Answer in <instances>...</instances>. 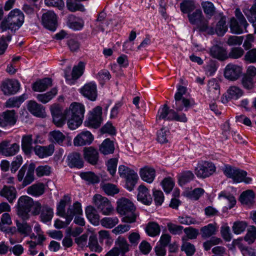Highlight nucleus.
<instances>
[{"label": "nucleus", "instance_id": "obj_4", "mask_svg": "<svg viewBox=\"0 0 256 256\" xmlns=\"http://www.w3.org/2000/svg\"><path fill=\"white\" fill-rule=\"evenodd\" d=\"M189 22L200 32H206L208 34H214V27L209 25L208 18L204 17L200 9H196L188 15Z\"/></svg>", "mask_w": 256, "mask_h": 256}, {"label": "nucleus", "instance_id": "obj_13", "mask_svg": "<svg viewBox=\"0 0 256 256\" xmlns=\"http://www.w3.org/2000/svg\"><path fill=\"white\" fill-rule=\"evenodd\" d=\"M50 112L54 124L58 127L62 126L67 118L66 110L63 112L60 106L54 104L52 106Z\"/></svg>", "mask_w": 256, "mask_h": 256}, {"label": "nucleus", "instance_id": "obj_38", "mask_svg": "<svg viewBox=\"0 0 256 256\" xmlns=\"http://www.w3.org/2000/svg\"><path fill=\"white\" fill-rule=\"evenodd\" d=\"M218 198L224 204H228V208H232L236 204V200L234 197L230 193L222 192L218 195Z\"/></svg>", "mask_w": 256, "mask_h": 256}, {"label": "nucleus", "instance_id": "obj_36", "mask_svg": "<svg viewBox=\"0 0 256 256\" xmlns=\"http://www.w3.org/2000/svg\"><path fill=\"white\" fill-rule=\"evenodd\" d=\"M40 220L46 223L50 222L54 216L53 210L47 204H44L40 214Z\"/></svg>", "mask_w": 256, "mask_h": 256}, {"label": "nucleus", "instance_id": "obj_23", "mask_svg": "<svg viewBox=\"0 0 256 256\" xmlns=\"http://www.w3.org/2000/svg\"><path fill=\"white\" fill-rule=\"evenodd\" d=\"M54 146L53 144L46 146H36L34 150L35 154L40 158H44L52 156L54 152Z\"/></svg>", "mask_w": 256, "mask_h": 256}, {"label": "nucleus", "instance_id": "obj_19", "mask_svg": "<svg viewBox=\"0 0 256 256\" xmlns=\"http://www.w3.org/2000/svg\"><path fill=\"white\" fill-rule=\"evenodd\" d=\"M84 157L86 161L92 165L98 164L99 154L98 150L92 146L86 147L84 148Z\"/></svg>", "mask_w": 256, "mask_h": 256}, {"label": "nucleus", "instance_id": "obj_16", "mask_svg": "<svg viewBox=\"0 0 256 256\" xmlns=\"http://www.w3.org/2000/svg\"><path fill=\"white\" fill-rule=\"evenodd\" d=\"M20 84L18 80H7L2 84L1 89L5 95L15 94L20 89Z\"/></svg>", "mask_w": 256, "mask_h": 256}, {"label": "nucleus", "instance_id": "obj_24", "mask_svg": "<svg viewBox=\"0 0 256 256\" xmlns=\"http://www.w3.org/2000/svg\"><path fill=\"white\" fill-rule=\"evenodd\" d=\"M66 24L70 28L74 30H80L84 26V21L80 17L70 14L67 18Z\"/></svg>", "mask_w": 256, "mask_h": 256}, {"label": "nucleus", "instance_id": "obj_14", "mask_svg": "<svg viewBox=\"0 0 256 256\" xmlns=\"http://www.w3.org/2000/svg\"><path fill=\"white\" fill-rule=\"evenodd\" d=\"M102 108L100 106L95 108L90 114L88 120L85 122L86 126L95 128H98L102 122Z\"/></svg>", "mask_w": 256, "mask_h": 256}, {"label": "nucleus", "instance_id": "obj_53", "mask_svg": "<svg viewBox=\"0 0 256 256\" xmlns=\"http://www.w3.org/2000/svg\"><path fill=\"white\" fill-rule=\"evenodd\" d=\"M80 176L82 179L90 184H96L100 182V178L94 172H82Z\"/></svg>", "mask_w": 256, "mask_h": 256}, {"label": "nucleus", "instance_id": "obj_47", "mask_svg": "<svg viewBox=\"0 0 256 256\" xmlns=\"http://www.w3.org/2000/svg\"><path fill=\"white\" fill-rule=\"evenodd\" d=\"M254 192L251 190L244 192L240 195V200L246 205H250L254 203Z\"/></svg>", "mask_w": 256, "mask_h": 256}, {"label": "nucleus", "instance_id": "obj_45", "mask_svg": "<svg viewBox=\"0 0 256 256\" xmlns=\"http://www.w3.org/2000/svg\"><path fill=\"white\" fill-rule=\"evenodd\" d=\"M247 172L246 171L238 169L235 174L232 180L234 182L238 183L244 182L246 184L251 182L252 179L250 177H246Z\"/></svg>", "mask_w": 256, "mask_h": 256}, {"label": "nucleus", "instance_id": "obj_54", "mask_svg": "<svg viewBox=\"0 0 256 256\" xmlns=\"http://www.w3.org/2000/svg\"><path fill=\"white\" fill-rule=\"evenodd\" d=\"M16 226L18 232L24 236H28L32 231V226L27 222L16 221Z\"/></svg>", "mask_w": 256, "mask_h": 256}, {"label": "nucleus", "instance_id": "obj_40", "mask_svg": "<svg viewBox=\"0 0 256 256\" xmlns=\"http://www.w3.org/2000/svg\"><path fill=\"white\" fill-rule=\"evenodd\" d=\"M28 98L27 95L24 94L19 96L10 98L5 103L6 108L19 107L20 104Z\"/></svg>", "mask_w": 256, "mask_h": 256}, {"label": "nucleus", "instance_id": "obj_64", "mask_svg": "<svg viewBox=\"0 0 256 256\" xmlns=\"http://www.w3.org/2000/svg\"><path fill=\"white\" fill-rule=\"evenodd\" d=\"M103 190L108 195H114L118 192V189L116 186L112 184H105L102 185Z\"/></svg>", "mask_w": 256, "mask_h": 256}, {"label": "nucleus", "instance_id": "obj_27", "mask_svg": "<svg viewBox=\"0 0 256 256\" xmlns=\"http://www.w3.org/2000/svg\"><path fill=\"white\" fill-rule=\"evenodd\" d=\"M16 188L12 186H4L0 190V196L5 198L10 203L13 202L16 198Z\"/></svg>", "mask_w": 256, "mask_h": 256}, {"label": "nucleus", "instance_id": "obj_3", "mask_svg": "<svg viewBox=\"0 0 256 256\" xmlns=\"http://www.w3.org/2000/svg\"><path fill=\"white\" fill-rule=\"evenodd\" d=\"M117 204L118 212L120 215L124 216L122 218V222L126 223L136 222L138 214L136 212V208L134 204L130 200L125 198L119 200Z\"/></svg>", "mask_w": 256, "mask_h": 256}, {"label": "nucleus", "instance_id": "obj_26", "mask_svg": "<svg viewBox=\"0 0 256 256\" xmlns=\"http://www.w3.org/2000/svg\"><path fill=\"white\" fill-rule=\"evenodd\" d=\"M210 56L214 58L220 60H224L228 58L226 50L220 46H213L210 50Z\"/></svg>", "mask_w": 256, "mask_h": 256}, {"label": "nucleus", "instance_id": "obj_20", "mask_svg": "<svg viewBox=\"0 0 256 256\" xmlns=\"http://www.w3.org/2000/svg\"><path fill=\"white\" fill-rule=\"evenodd\" d=\"M94 140V137L88 131H84L78 134L74 140L75 146H82L90 144Z\"/></svg>", "mask_w": 256, "mask_h": 256}, {"label": "nucleus", "instance_id": "obj_32", "mask_svg": "<svg viewBox=\"0 0 256 256\" xmlns=\"http://www.w3.org/2000/svg\"><path fill=\"white\" fill-rule=\"evenodd\" d=\"M34 143L32 135L30 134L24 135L22 138V148L26 154H30L32 150V144Z\"/></svg>", "mask_w": 256, "mask_h": 256}, {"label": "nucleus", "instance_id": "obj_28", "mask_svg": "<svg viewBox=\"0 0 256 256\" xmlns=\"http://www.w3.org/2000/svg\"><path fill=\"white\" fill-rule=\"evenodd\" d=\"M28 109L32 114L36 116L43 117L45 115V110L43 106L38 104L35 101L29 102Z\"/></svg>", "mask_w": 256, "mask_h": 256}, {"label": "nucleus", "instance_id": "obj_7", "mask_svg": "<svg viewBox=\"0 0 256 256\" xmlns=\"http://www.w3.org/2000/svg\"><path fill=\"white\" fill-rule=\"evenodd\" d=\"M82 209L80 203L76 202L72 205L70 206L67 210V216H62L66 218V221L63 222L58 219L56 220L54 226L56 228H62L66 227L72 220L75 214H80Z\"/></svg>", "mask_w": 256, "mask_h": 256}, {"label": "nucleus", "instance_id": "obj_30", "mask_svg": "<svg viewBox=\"0 0 256 256\" xmlns=\"http://www.w3.org/2000/svg\"><path fill=\"white\" fill-rule=\"evenodd\" d=\"M138 200L145 204H150L152 202V198L150 194L148 189L144 185H140L138 188Z\"/></svg>", "mask_w": 256, "mask_h": 256}, {"label": "nucleus", "instance_id": "obj_2", "mask_svg": "<svg viewBox=\"0 0 256 256\" xmlns=\"http://www.w3.org/2000/svg\"><path fill=\"white\" fill-rule=\"evenodd\" d=\"M24 20V16L22 12L18 8L14 9L2 21L0 29L2 32L8 30L15 32L22 25Z\"/></svg>", "mask_w": 256, "mask_h": 256}, {"label": "nucleus", "instance_id": "obj_10", "mask_svg": "<svg viewBox=\"0 0 256 256\" xmlns=\"http://www.w3.org/2000/svg\"><path fill=\"white\" fill-rule=\"evenodd\" d=\"M92 202L96 208L104 215H110L114 210L108 198L100 194H95L93 196Z\"/></svg>", "mask_w": 256, "mask_h": 256}, {"label": "nucleus", "instance_id": "obj_46", "mask_svg": "<svg viewBox=\"0 0 256 256\" xmlns=\"http://www.w3.org/2000/svg\"><path fill=\"white\" fill-rule=\"evenodd\" d=\"M70 198L68 196H64L58 204L56 208V214L60 216H66L67 212H65V208L67 204L70 202Z\"/></svg>", "mask_w": 256, "mask_h": 256}, {"label": "nucleus", "instance_id": "obj_15", "mask_svg": "<svg viewBox=\"0 0 256 256\" xmlns=\"http://www.w3.org/2000/svg\"><path fill=\"white\" fill-rule=\"evenodd\" d=\"M242 73V68L238 65L230 64L224 70V75L226 78L230 80H238Z\"/></svg>", "mask_w": 256, "mask_h": 256}, {"label": "nucleus", "instance_id": "obj_62", "mask_svg": "<svg viewBox=\"0 0 256 256\" xmlns=\"http://www.w3.org/2000/svg\"><path fill=\"white\" fill-rule=\"evenodd\" d=\"M247 227V224L244 222H236L233 224L232 227L233 232L236 234L244 232Z\"/></svg>", "mask_w": 256, "mask_h": 256}, {"label": "nucleus", "instance_id": "obj_17", "mask_svg": "<svg viewBox=\"0 0 256 256\" xmlns=\"http://www.w3.org/2000/svg\"><path fill=\"white\" fill-rule=\"evenodd\" d=\"M56 16L53 11L48 10L42 16L43 25L50 30H56Z\"/></svg>", "mask_w": 256, "mask_h": 256}, {"label": "nucleus", "instance_id": "obj_25", "mask_svg": "<svg viewBox=\"0 0 256 256\" xmlns=\"http://www.w3.org/2000/svg\"><path fill=\"white\" fill-rule=\"evenodd\" d=\"M3 127L14 126L17 121V116L14 110H6L2 112Z\"/></svg>", "mask_w": 256, "mask_h": 256}, {"label": "nucleus", "instance_id": "obj_31", "mask_svg": "<svg viewBox=\"0 0 256 256\" xmlns=\"http://www.w3.org/2000/svg\"><path fill=\"white\" fill-rule=\"evenodd\" d=\"M140 174L143 180L150 184L154 180L156 176V171L152 168L145 166L140 169Z\"/></svg>", "mask_w": 256, "mask_h": 256}, {"label": "nucleus", "instance_id": "obj_55", "mask_svg": "<svg viewBox=\"0 0 256 256\" xmlns=\"http://www.w3.org/2000/svg\"><path fill=\"white\" fill-rule=\"evenodd\" d=\"M66 7L71 12H75L76 11H85L84 6L82 4L78 3L76 1L74 0H67Z\"/></svg>", "mask_w": 256, "mask_h": 256}, {"label": "nucleus", "instance_id": "obj_12", "mask_svg": "<svg viewBox=\"0 0 256 256\" xmlns=\"http://www.w3.org/2000/svg\"><path fill=\"white\" fill-rule=\"evenodd\" d=\"M214 164L208 162H204L199 164L195 169L196 176L200 178H206L212 175L216 172Z\"/></svg>", "mask_w": 256, "mask_h": 256}, {"label": "nucleus", "instance_id": "obj_21", "mask_svg": "<svg viewBox=\"0 0 256 256\" xmlns=\"http://www.w3.org/2000/svg\"><path fill=\"white\" fill-rule=\"evenodd\" d=\"M81 94L88 99L94 101L97 97L96 86L94 82L86 84L80 89Z\"/></svg>", "mask_w": 256, "mask_h": 256}, {"label": "nucleus", "instance_id": "obj_5", "mask_svg": "<svg viewBox=\"0 0 256 256\" xmlns=\"http://www.w3.org/2000/svg\"><path fill=\"white\" fill-rule=\"evenodd\" d=\"M186 92V87L182 86H178V92L174 96V103L172 106L177 112H180L184 110L187 111L196 104L192 98H186L183 96Z\"/></svg>", "mask_w": 256, "mask_h": 256}, {"label": "nucleus", "instance_id": "obj_56", "mask_svg": "<svg viewBox=\"0 0 256 256\" xmlns=\"http://www.w3.org/2000/svg\"><path fill=\"white\" fill-rule=\"evenodd\" d=\"M228 98L232 99H238L243 95L244 92L240 88L232 86L227 90Z\"/></svg>", "mask_w": 256, "mask_h": 256}, {"label": "nucleus", "instance_id": "obj_44", "mask_svg": "<svg viewBox=\"0 0 256 256\" xmlns=\"http://www.w3.org/2000/svg\"><path fill=\"white\" fill-rule=\"evenodd\" d=\"M182 252H184L187 256H192L196 252L194 246L188 242L184 236L182 238V244L180 247Z\"/></svg>", "mask_w": 256, "mask_h": 256}, {"label": "nucleus", "instance_id": "obj_1", "mask_svg": "<svg viewBox=\"0 0 256 256\" xmlns=\"http://www.w3.org/2000/svg\"><path fill=\"white\" fill-rule=\"evenodd\" d=\"M85 112L84 106L79 102H72L68 108L66 110L68 125L71 130H75L80 126L83 121Z\"/></svg>", "mask_w": 256, "mask_h": 256}, {"label": "nucleus", "instance_id": "obj_59", "mask_svg": "<svg viewBox=\"0 0 256 256\" xmlns=\"http://www.w3.org/2000/svg\"><path fill=\"white\" fill-rule=\"evenodd\" d=\"M88 246L92 251L100 252L102 248L98 244L97 238L95 235H92L89 238Z\"/></svg>", "mask_w": 256, "mask_h": 256}, {"label": "nucleus", "instance_id": "obj_57", "mask_svg": "<svg viewBox=\"0 0 256 256\" xmlns=\"http://www.w3.org/2000/svg\"><path fill=\"white\" fill-rule=\"evenodd\" d=\"M118 222V219L117 217H106L100 220L101 224L108 228H111L114 227Z\"/></svg>", "mask_w": 256, "mask_h": 256}, {"label": "nucleus", "instance_id": "obj_35", "mask_svg": "<svg viewBox=\"0 0 256 256\" xmlns=\"http://www.w3.org/2000/svg\"><path fill=\"white\" fill-rule=\"evenodd\" d=\"M220 19L216 24V28H214V34L216 32L218 36H223L228 30V26L226 24V17L222 13H220Z\"/></svg>", "mask_w": 256, "mask_h": 256}, {"label": "nucleus", "instance_id": "obj_49", "mask_svg": "<svg viewBox=\"0 0 256 256\" xmlns=\"http://www.w3.org/2000/svg\"><path fill=\"white\" fill-rule=\"evenodd\" d=\"M57 92L58 90L54 88L46 93L38 94L36 98L39 102L43 104H46L51 100L57 94Z\"/></svg>", "mask_w": 256, "mask_h": 256}, {"label": "nucleus", "instance_id": "obj_58", "mask_svg": "<svg viewBox=\"0 0 256 256\" xmlns=\"http://www.w3.org/2000/svg\"><path fill=\"white\" fill-rule=\"evenodd\" d=\"M84 64L80 62L77 66H75L72 70V78L73 79H78L83 74L84 68Z\"/></svg>", "mask_w": 256, "mask_h": 256}, {"label": "nucleus", "instance_id": "obj_33", "mask_svg": "<svg viewBox=\"0 0 256 256\" xmlns=\"http://www.w3.org/2000/svg\"><path fill=\"white\" fill-rule=\"evenodd\" d=\"M45 191L44 184L42 182H38L32 184L27 188V193L33 196H42Z\"/></svg>", "mask_w": 256, "mask_h": 256}, {"label": "nucleus", "instance_id": "obj_51", "mask_svg": "<svg viewBox=\"0 0 256 256\" xmlns=\"http://www.w3.org/2000/svg\"><path fill=\"white\" fill-rule=\"evenodd\" d=\"M180 10L183 13L189 14L196 8L194 2L192 0H184L180 4Z\"/></svg>", "mask_w": 256, "mask_h": 256}, {"label": "nucleus", "instance_id": "obj_6", "mask_svg": "<svg viewBox=\"0 0 256 256\" xmlns=\"http://www.w3.org/2000/svg\"><path fill=\"white\" fill-rule=\"evenodd\" d=\"M174 108L170 109L166 104H164L162 108H160L158 114L156 116V120L157 122L159 120H176L178 122H187V118L184 114H178Z\"/></svg>", "mask_w": 256, "mask_h": 256}, {"label": "nucleus", "instance_id": "obj_48", "mask_svg": "<svg viewBox=\"0 0 256 256\" xmlns=\"http://www.w3.org/2000/svg\"><path fill=\"white\" fill-rule=\"evenodd\" d=\"M194 175L192 172L190 170L184 171L178 175L179 184L182 186L194 180Z\"/></svg>", "mask_w": 256, "mask_h": 256}, {"label": "nucleus", "instance_id": "obj_43", "mask_svg": "<svg viewBox=\"0 0 256 256\" xmlns=\"http://www.w3.org/2000/svg\"><path fill=\"white\" fill-rule=\"evenodd\" d=\"M201 6L208 20L214 16L216 8L212 2L208 1L202 2Z\"/></svg>", "mask_w": 256, "mask_h": 256}, {"label": "nucleus", "instance_id": "obj_61", "mask_svg": "<svg viewBox=\"0 0 256 256\" xmlns=\"http://www.w3.org/2000/svg\"><path fill=\"white\" fill-rule=\"evenodd\" d=\"M244 50L240 47H234L231 48L228 58L238 59L241 58L244 54Z\"/></svg>", "mask_w": 256, "mask_h": 256}, {"label": "nucleus", "instance_id": "obj_29", "mask_svg": "<svg viewBox=\"0 0 256 256\" xmlns=\"http://www.w3.org/2000/svg\"><path fill=\"white\" fill-rule=\"evenodd\" d=\"M52 86V80L50 78H44L36 81L32 84V89L35 92H44Z\"/></svg>", "mask_w": 256, "mask_h": 256}, {"label": "nucleus", "instance_id": "obj_37", "mask_svg": "<svg viewBox=\"0 0 256 256\" xmlns=\"http://www.w3.org/2000/svg\"><path fill=\"white\" fill-rule=\"evenodd\" d=\"M69 166L70 167H76L80 168L84 166V162L80 154L74 152L68 156Z\"/></svg>", "mask_w": 256, "mask_h": 256}, {"label": "nucleus", "instance_id": "obj_9", "mask_svg": "<svg viewBox=\"0 0 256 256\" xmlns=\"http://www.w3.org/2000/svg\"><path fill=\"white\" fill-rule=\"evenodd\" d=\"M118 174L121 178L126 179V188L131 191L134 188L138 179L136 172L127 166L121 165L118 167Z\"/></svg>", "mask_w": 256, "mask_h": 256}, {"label": "nucleus", "instance_id": "obj_22", "mask_svg": "<svg viewBox=\"0 0 256 256\" xmlns=\"http://www.w3.org/2000/svg\"><path fill=\"white\" fill-rule=\"evenodd\" d=\"M208 92L209 97L213 100H218L220 96V86L216 79L210 80L208 84Z\"/></svg>", "mask_w": 256, "mask_h": 256}, {"label": "nucleus", "instance_id": "obj_41", "mask_svg": "<svg viewBox=\"0 0 256 256\" xmlns=\"http://www.w3.org/2000/svg\"><path fill=\"white\" fill-rule=\"evenodd\" d=\"M145 231L148 236L154 237L159 235L160 232V228L156 222H150L146 224Z\"/></svg>", "mask_w": 256, "mask_h": 256}, {"label": "nucleus", "instance_id": "obj_8", "mask_svg": "<svg viewBox=\"0 0 256 256\" xmlns=\"http://www.w3.org/2000/svg\"><path fill=\"white\" fill-rule=\"evenodd\" d=\"M33 199L30 196H20L18 202V214L24 220H26L30 218V214Z\"/></svg>", "mask_w": 256, "mask_h": 256}, {"label": "nucleus", "instance_id": "obj_63", "mask_svg": "<svg viewBox=\"0 0 256 256\" xmlns=\"http://www.w3.org/2000/svg\"><path fill=\"white\" fill-rule=\"evenodd\" d=\"M116 244L120 251L122 254H124L129 250V244L124 238L119 237L116 240Z\"/></svg>", "mask_w": 256, "mask_h": 256}, {"label": "nucleus", "instance_id": "obj_52", "mask_svg": "<svg viewBox=\"0 0 256 256\" xmlns=\"http://www.w3.org/2000/svg\"><path fill=\"white\" fill-rule=\"evenodd\" d=\"M200 232L203 238H208L215 234L216 227L214 224H210L207 226L202 227L200 229Z\"/></svg>", "mask_w": 256, "mask_h": 256}, {"label": "nucleus", "instance_id": "obj_34", "mask_svg": "<svg viewBox=\"0 0 256 256\" xmlns=\"http://www.w3.org/2000/svg\"><path fill=\"white\" fill-rule=\"evenodd\" d=\"M247 27L240 24L235 18L232 17L230 18V28L232 33L239 34L244 32H248Z\"/></svg>", "mask_w": 256, "mask_h": 256}, {"label": "nucleus", "instance_id": "obj_50", "mask_svg": "<svg viewBox=\"0 0 256 256\" xmlns=\"http://www.w3.org/2000/svg\"><path fill=\"white\" fill-rule=\"evenodd\" d=\"M48 138L52 142L60 144L65 139V136L59 130H54L49 133Z\"/></svg>", "mask_w": 256, "mask_h": 256}, {"label": "nucleus", "instance_id": "obj_60", "mask_svg": "<svg viewBox=\"0 0 256 256\" xmlns=\"http://www.w3.org/2000/svg\"><path fill=\"white\" fill-rule=\"evenodd\" d=\"M204 190L202 188H196L193 190L186 192V196L188 198L193 200H198L200 196L203 194Z\"/></svg>", "mask_w": 256, "mask_h": 256}, {"label": "nucleus", "instance_id": "obj_42", "mask_svg": "<svg viewBox=\"0 0 256 256\" xmlns=\"http://www.w3.org/2000/svg\"><path fill=\"white\" fill-rule=\"evenodd\" d=\"M86 214L87 218L91 223L96 225L98 224L100 216L93 206H87L86 209Z\"/></svg>", "mask_w": 256, "mask_h": 256}, {"label": "nucleus", "instance_id": "obj_11", "mask_svg": "<svg viewBox=\"0 0 256 256\" xmlns=\"http://www.w3.org/2000/svg\"><path fill=\"white\" fill-rule=\"evenodd\" d=\"M26 165L23 166L19 170L17 176L18 180L19 182L22 181V184L26 186L31 184L34 180L35 164H30L28 166L27 171Z\"/></svg>", "mask_w": 256, "mask_h": 256}, {"label": "nucleus", "instance_id": "obj_18", "mask_svg": "<svg viewBox=\"0 0 256 256\" xmlns=\"http://www.w3.org/2000/svg\"><path fill=\"white\" fill-rule=\"evenodd\" d=\"M20 149L19 145L16 143L10 144L8 141H3L0 143V152L6 156H12L16 154Z\"/></svg>", "mask_w": 256, "mask_h": 256}, {"label": "nucleus", "instance_id": "obj_39", "mask_svg": "<svg viewBox=\"0 0 256 256\" xmlns=\"http://www.w3.org/2000/svg\"><path fill=\"white\" fill-rule=\"evenodd\" d=\"M100 152L104 154H112L114 150V146L112 141L106 138L103 141L99 146Z\"/></svg>", "mask_w": 256, "mask_h": 256}]
</instances>
